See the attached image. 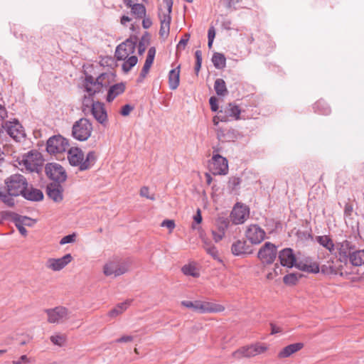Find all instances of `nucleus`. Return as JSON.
I'll return each mask as SVG.
<instances>
[{
	"label": "nucleus",
	"mask_w": 364,
	"mask_h": 364,
	"mask_svg": "<svg viewBox=\"0 0 364 364\" xmlns=\"http://www.w3.org/2000/svg\"><path fill=\"white\" fill-rule=\"evenodd\" d=\"M68 159L73 166H77L80 171L90 169L97 160L95 151H89L85 156L82 150L78 147H71L68 151Z\"/></svg>",
	"instance_id": "f257e3e1"
},
{
	"label": "nucleus",
	"mask_w": 364,
	"mask_h": 364,
	"mask_svg": "<svg viewBox=\"0 0 364 364\" xmlns=\"http://www.w3.org/2000/svg\"><path fill=\"white\" fill-rule=\"evenodd\" d=\"M135 50V43L129 40L119 44L115 51L117 60H123L122 68L124 73H128L138 62L136 56L133 55Z\"/></svg>",
	"instance_id": "f03ea898"
},
{
	"label": "nucleus",
	"mask_w": 364,
	"mask_h": 364,
	"mask_svg": "<svg viewBox=\"0 0 364 364\" xmlns=\"http://www.w3.org/2000/svg\"><path fill=\"white\" fill-rule=\"evenodd\" d=\"M269 350L267 343L256 342L250 345L240 347L231 354L232 358L240 360L242 358H251L266 353Z\"/></svg>",
	"instance_id": "7ed1b4c3"
},
{
	"label": "nucleus",
	"mask_w": 364,
	"mask_h": 364,
	"mask_svg": "<svg viewBox=\"0 0 364 364\" xmlns=\"http://www.w3.org/2000/svg\"><path fill=\"white\" fill-rule=\"evenodd\" d=\"M172 6V0H163L162 4L159 8L158 16L161 24L159 35L164 38L168 36L170 31Z\"/></svg>",
	"instance_id": "20e7f679"
},
{
	"label": "nucleus",
	"mask_w": 364,
	"mask_h": 364,
	"mask_svg": "<svg viewBox=\"0 0 364 364\" xmlns=\"http://www.w3.org/2000/svg\"><path fill=\"white\" fill-rule=\"evenodd\" d=\"M82 111L86 112L91 107V112L95 119L101 124L105 126L107 122V114L105 106L99 102H94L91 98L85 96L82 101Z\"/></svg>",
	"instance_id": "39448f33"
},
{
	"label": "nucleus",
	"mask_w": 364,
	"mask_h": 364,
	"mask_svg": "<svg viewBox=\"0 0 364 364\" xmlns=\"http://www.w3.org/2000/svg\"><path fill=\"white\" fill-rule=\"evenodd\" d=\"M93 130L92 123L85 118H81L73 126L72 134L73 137L81 141L87 140Z\"/></svg>",
	"instance_id": "423d86ee"
},
{
	"label": "nucleus",
	"mask_w": 364,
	"mask_h": 364,
	"mask_svg": "<svg viewBox=\"0 0 364 364\" xmlns=\"http://www.w3.org/2000/svg\"><path fill=\"white\" fill-rule=\"evenodd\" d=\"M245 237L253 245L262 243L267 237L266 232L257 224H250L245 228Z\"/></svg>",
	"instance_id": "0eeeda50"
},
{
	"label": "nucleus",
	"mask_w": 364,
	"mask_h": 364,
	"mask_svg": "<svg viewBox=\"0 0 364 364\" xmlns=\"http://www.w3.org/2000/svg\"><path fill=\"white\" fill-rule=\"evenodd\" d=\"M68 141L61 136L50 137L47 141V151L50 154L60 157L68 148Z\"/></svg>",
	"instance_id": "6e6552de"
},
{
	"label": "nucleus",
	"mask_w": 364,
	"mask_h": 364,
	"mask_svg": "<svg viewBox=\"0 0 364 364\" xmlns=\"http://www.w3.org/2000/svg\"><path fill=\"white\" fill-rule=\"evenodd\" d=\"M6 186L9 194L16 196L23 195V192H25L27 181L22 175L15 174L10 176L8 179Z\"/></svg>",
	"instance_id": "1a4fd4ad"
},
{
	"label": "nucleus",
	"mask_w": 364,
	"mask_h": 364,
	"mask_svg": "<svg viewBox=\"0 0 364 364\" xmlns=\"http://www.w3.org/2000/svg\"><path fill=\"white\" fill-rule=\"evenodd\" d=\"M208 169L213 175H227L228 173V161L221 155L212 156L208 161Z\"/></svg>",
	"instance_id": "9d476101"
},
{
	"label": "nucleus",
	"mask_w": 364,
	"mask_h": 364,
	"mask_svg": "<svg viewBox=\"0 0 364 364\" xmlns=\"http://www.w3.org/2000/svg\"><path fill=\"white\" fill-rule=\"evenodd\" d=\"M277 248L273 243L267 242L259 250L257 257L263 264H272L276 259Z\"/></svg>",
	"instance_id": "9b49d317"
},
{
	"label": "nucleus",
	"mask_w": 364,
	"mask_h": 364,
	"mask_svg": "<svg viewBox=\"0 0 364 364\" xmlns=\"http://www.w3.org/2000/svg\"><path fill=\"white\" fill-rule=\"evenodd\" d=\"M250 216V208L247 205L237 203L231 213H230V220L235 225H240L244 223Z\"/></svg>",
	"instance_id": "f8f14e48"
},
{
	"label": "nucleus",
	"mask_w": 364,
	"mask_h": 364,
	"mask_svg": "<svg viewBox=\"0 0 364 364\" xmlns=\"http://www.w3.org/2000/svg\"><path fill=\"white\" fill-rule=\"evenodd\" d=\"M334 250H336V254L338 257L336 262L343 263L344 265L347 266L350 255L354 250V246L352 245L350 242L344 240L336 243Z\"/></svg>",
	"instance_id": "ddd939ff"
},
{
	"label": "nucleus",
	"mask_w": 364,
	"mask_h": 364,
	"mask_svg": "<svg viewBox=\"0 0 364 364\" xmlns=\"http://www.w3.org/2000/svg\"><path fill=\"white\" fill-rule=\"evenodd\" d=\"M73 261V257L68 253L58 258L50 257L46 260V267L53 272H60Z\"/></svg>",
	"instance_id": "4468645a"
},
{
	"label": "nucleus",
	"mask_w": 364,
	"mask_h": 364,
	"mask_svg": "<svg viewBox=\"0 0 364 364\" xmlns=\"http://www.w3.org/2000/svg\"><path fill=\"white\" fill-rule=\"evenodd\" d=\"M45 171L47 176L55 181L63 182L66 179V173L63 167L58 164H48Z\"/></svg>",
	"instance_id": "2eb2a0df"
},
{
	"label": "nucleus",
	"mask_w": 364,
	"mask_h": 364,
	"mask_svg": "<svg viewBox=\"0 0 364 364\" xmlns=\"http://www.w3.org/2000/svg\"><path fill=\"white\" fill-rule=\"evenodd\" d=\"M48 321L50 323H58L68 318V310L63 306H57L46 311Z\"/></svg>",
	"instance_id": "dca6fc26"
},
{
	"label": "nucleus",
	"mask_w": 364,
	"mask_h": 364,
	"mask_svg": "<svg viewBox=\"0 0 364 364\" xmlns=\"http://www.w3.org/2000/svg\"><path fill=\"white\" fill-rule=\"evenodd\" d=\"M105 78V75L102 74L97 78L95 79L92 76H87L85 81V88L89 97H92L95 93L100 92L103 87V80ZM90 98V97H88Z\"/></svg>",
	"instance_id": "f3484780"
},
{
	"label": "nucleus",
	"mask_w": 364,
	"mask_h": 364,
	"mask_svg": "<svg viewBox=\"0 0 364 364\" xmlns=\"http://www.w3.org/2000/svg\"><path fill=\"white\" fill-rule=\"evenodd\" d=\"M128 270L129 267L127 263L117 262H109L103 267V272L106 276L118 277L126 273Z\"/></svg>",
	"instance_id": "a211bd4d"
},
{
	"label": "nucleus",
	"mask_w": 364,
	"mask_h": 364,
	"mask_svg": "<svg viewBox=\"0 0 364 364\" xmlns=\"http://www.w3.org/2000/svg\"><path fill=\"white\" fill-rule=\"evenodd\" d=\"M225 307L219 304L208 301L196 300V311L199 314H211L223 312Z\"/></svg>",
	"instance_id": "6ab92c4d"
},
{
	"label": "nucleus",
	"mask_w": 364,
	"mask_h": 364,
	"mask_svg": "<svg viewBox=\"0 0 364 364\" xmlns=\"http://www.w3.org/2000/svg\"><path fill=\"white\" fill-rule=\"evenodd\" d=\"M240 113L241 109L237 105L229 103L220 111V121L228 122L230 119L238 120L240 119Z\"/></svg>",
	"instance_id": "aec40b11"
},
{
	"label": "nucleus",
	"mask_w": 364,
	"mask_h": 364,
	"mask_svg": "<svg viewBox=\"0 0 364 364\" xmlns=\"http://www.w3.org/2000/svg\"><path fill=\"white\" fill-rule=\"evenodd\" d=\"M215 225L216 230H212V235L213 240L218 242L224 237L225 231L230 225V221L227 218L218 217L215 220Z\"/></svg>",
	"instance_id": "412c9836"
},
{
	"label": "nucleus",
	"mask_w": 364,
	"mask_h": 364,
	"mask_svg": "<svg viewBox=\"0 0 364 364\" xmlns=\"http://www.w3.org/2000/svg\"><path fill=\"white\" fill-rule=\"evenodd\" d=\"M3 128L11 137L16 141H20L25 136L24 130L18 122H6Z\"/></svg>",
	"instance_id": "4be33fe9"
},
{
	"label": "nucleus",
	"mask_w": 364,
	"mask_h": 364,
	"mask_svg": "<svg viewBox=\"0 0 364 364\" xmlns=\"http://www.w3.org/2000/svg\"><path fill=\"white\" fill-rule=\"evenodd\" d=\"M279 259L281 265L288 268H291L296 264L295 255L290 248H286L280 251L279 253Z\"/></svg>",
	"instance_id": "5701e85b"
},
{
	"label": "nucleus",
	"mask_w": 364,
	"mask_h": 364,
	"mask_svg": "<svg viewBox=\"0 0 364 364\" xmlns=\"http://www.w3.org/2000/svg\"><path fill=\"white\" fill-rule=\"evenodd\" d=\"M156 55V49L154 47H151L149 49L147 56L144 63V65L141 71L140 75L138 78V82H141L146 77L149 72V70L154 63V57Z\"/></svg>",
	"instance_id": "b1692460"
},
{
	"label": "nucleus",
	"mask_w": 364,
	"mask_h": 364,
	"mask_svg": "<svg viewBox=\"0 0 364 364\" xmlns=\"http://www.w3.org/2000/svg\"><path fill=\"white\" fill-rule=\"evenodd\" d=\"M303 343H294L289 344L282 348L277 354L279 359H284L289 358L292 355L296 353L304 348Z\"/></svg>",
	"instance_id": "393cba45"
},
{
	"label": "nucleus",
	"mask_w": 364,
	"mask_h": 364,
	"mask_svg": "<svg viewBox=\"0 0 364 364\" xmlns=\"http://www.w3.org/2000/svg\"><path fill=\"white\" fill-rule=\"evenodd\" d=\"M23 161L27 168L30 169L31 171H33L37 168V166L41 165V155L38 151H31L26 156Z\"/></svg>",
	"instance_id": "a878e982"
},
{
	"label": "nucleus",
	"mask_w": 364,
	"mask_h": 364,
	"mask_svg": "<svg viewBox=\"0 0 364 364\" xmlns=\"http://www.w3.org/2000/svg\"><path fill=\"white\" fill-rule=\"evenodd\" d=\"M295 267L301 271L312 274L318 273L320 269L317 262L309 259L296 262Z\"/></svg>",
	"instance_id": "bb28decb"
},
{
	"label": "nucleus",
	"mask_w": 364,
	"mask_h": 364,
	"mask_svg": "<svg viewBox=\"0 0 364 364\" xmlns=\"http://www.w3.org/2000/svg\"><path fill=\"white\" fill-rule=\"evenodd\" d=\"M47 195L54 202H60L63 200V188L59 184L50 183L47 186Z\"/></svg>",
	"instance_id": "cd10ccee"
},
{
	"label": "nucleus",
	"mask_w": 364,
	"mask_h": 364,
	"mask_svg": "<svg viewBox=\"0 0 364 364\" xmlns=\"http://www.w3.org/2000/svg\"><path fill=\"white\" fill-rule=\"evenodd\" d=\"M344 264L341 263L339 265H336L333 261H328L326 264L322 265L321 270L326 274H333L343 275Z\"/></svg>",
	"instance_id": "c85d7f7f"
},
{
	"label": "nucleus",
	"mask_w": 364,
	"mask_h": 364,
	"mask_svg": "<svg viewBox=\"0 0 364 364\" xmlns=\"http://www.w3.org/2000/svg\"><path fill=\"white\" fill-rule=\"evenodd\" d=\"M180 65L172 69L168 74V85L172 90H176L180 83Z\"/></svg>",
	"instance_id": "c756f323"
},
{
	"label": "nucleus",
	"mask_w": 364,
	"mask_h": 364,
	"mask_svg": "<svg viewBox=\"0 0 364 364\" xmlns=\"http://www.w3.org/2000/svg\"><path fill=\"white\" fill-rule=\"evenodd\" d=\"M22 196L27 200L35 201H39L43 198V194L40 190L33 188L31 186L28 187V185Z\"/></svg>",
	"instance_id": "7c9ffc66"
},
{
	"label": "nucleus",
	"mask_w": 364,
	"mask_h": 364,
	"mask_svg": "<svg viewBox=\"0 0 364 364\" xmlns=\"http://www.w3.org/2000/svg\"><path fill=\"white\" fill-rule=\"evenodd\" d=\"M125 90V85L123 83H118L112 86L107 94V100L113 101L118 95L122 94Z\"/></svg>",
	"instance_id": "2f4dec72"
},
{
	"label": "nucleus",
	"mask_w": 364,
	"mask_h": 364,
	"mask_svg": "<svg viewBox=\"0 0 364 364\" xmlns=\"http://www.w3.org/2000/svg\"><path fill=\"white\" fill-rule=\"evenodd\" d=\"M349 260L353 266L358 267L364 264V250H353Z\"/></svg>",
	"instance_id": "473e14b6"
},
{
	"label": "nucleus",
	"mask_w": 364,
	"mask_h": 364,
	"mask_svg": "<svg viewBox=\"0 0 364 364\" xmlns=\"http://www.w3.org/2000/svg\"><path fill=\"white\" fill-rule=\"evenodd\" d=\"M129 306V301L120 303V304H117L116 306H114L112 309H111L107 313V316L110 318H116L117 316L123 314L127 310V309L128 308Z\"/></svg>",
	"instance_id": "72a5a7b5"
},
{
	"label": "nucleus",
	"mask_w": 364,
	"mask_h": 364,
	"mask_svg": "<svg viewBox=\"0 0 364 364\" xmlns=\"http://www.w3.org/2000/svg\"><path fill=\"white\" fill-rule=\"evenodd\" d=\"M316 241L323 247L326 248L330 252H333L336 245L333 244L332 240L327 235L318 236Z\"/></svg>",
	"instance_id": "f704fd0d"
},
{
	"label": "nucleus",
	"mask_w": 364,
	"mask_h": 364,
	"mask_svg": "<svg viewBox=\"0 0 364 364\" xmlns=\"http://www.w3.org/2000/svg\"><path fill=\"white\" fill-rule=\"evenodd\" d=\"M231 250L233 255H240L247 252L245 242L237 240L232 245Z\"/></svg>",
	"instance_id": "c9c22d12"
},
{
	"label": "nucleus",
	"mask_w": 364,
	"mask_h": 364,
	"mask_svg": "<svg viewBox=\"0 0 364 364\" xmlns=\"http://www.w3.org/2000/svg\"><path fill=\"white\" fill-rule=\"evenodd\" d=\"M131 9V13L136 18H142L146 16V8L141 4H133L129 7Z\"/></svg>",
	"instance_id": "e433bc0d"
},
{
	"label": "nucleus",
	"mask_w": 364,
	"mask_h": 364,
	"mask_svg": "<svg viewBox=\"0 0 364 364\" xmlns=\"http://www.w3.org/2000/svg\"><path fill=\"white\" fill-rule=\"evenodd\" d=\"M182 272L187 276H191L197 278L200 276L199 271L194 264H188L184 265L182 269Z\"/></svg>",
	"instance_id": "4c0bfd02"
},
{
	"label": "nucleus",
	"mask_w": 364,
	"mask_h": 364,
	"mask_svg": "<svg viewBox=\"0 0 364 364\" xmlns=\"http://www.w3.org/2000/svg\"><path fill=\"white\" fill-rule=\"evenodd\" d=\"M214 66L218 69H222L225 67L226 59L224 55L216 53L213 55L212 58Z\"/></svg>",
	"instance_id": "58836bf2"
},
{
	"label": "nucleus",
	"mask_w": 364,
	"mask_h": 364,
	"mask_svg": "<svg viewBox=\"0 0 364 364\" xmlns=\"http://www.w3.org/2000/svg\"><path fill=\"white\" fill-rule=\"evenodd\" d=\"M214 89L218 95L225 96L228 93L225 82L220 78L215 81Z\"/></svg>",
	"instance_id": "ea45409f"
},
{
	"label": "nucleus",
	"mask_w": 364,
	"mask_h": 364,
	"mask_svg": "<svg viewBox=\"0 0 364 364\" xmlns=\"http://www.w3.org/2000/svg\"><path fill=\"white\" fill-rule=\"evenodd\" d=\"M50 340L54 345L63 346L66 342V336L63 334L58 333L51 336Z\"/></svg>",
	"instance_id": "a19ab883"
},
{
	"label": "nucleus",
	"mask_w": 364,
	"mask_h": 364,
	"mask_svg": "<svg viewBox=\"0 0 364 364\" xmlns=\"http://www.w3.org/2000/svg\"><path fill=\"white\" fill-rule=\"evenodd\" d=\"M301 277V274L294 273L289 274L284 277L283 281L286 284L294 285L298 282L299 278Z\"/></svg>",
	"instance_id": "79ce46f5"
},
{
	"label": "nucleus",
	"mask_w": 364,
	"mask_h": 364,
	"mask_svg": "<svg viewBox=\"0 0 364 364\" xmlns=\"http://www.w3.org/2000/svg\"><path fill=\"white\" fill-rule=\"evenodd\" d=\"M12 196H14L10 195L9 192L8 194L0 193L1 200L9 206H13L14 205V200Z\"/></svg>",
	"instance_id": "37998d69"
},
{
	"label": "nucleus",
	"mask_w": 364,
	"mask_h": 364,
	"mask_svg": "<svg viewBox=\"0 0 364 364\" xmlns=\"http://www.w3.org/2000/svg\"><path fill=\"white\" fill-rule=\"evenodd\" d=\"M76 237V233H73L71 235H66L60 240V245H64L68 243H73L75 242Z\"/></svg>",
	"instance_id": "c03bdc74"
},
{
	"label": "nucleus",
	"mask_w": 364,
	"mask_h": 364,
	"mask_svg": "<svg viewBox=\"0 0 364 364\" xmlns=\"http://www.w3.org/2000/svg\"><path fill=\"white\" fill-rule=\"evenodd\" d=\"M205 251L210 255L213 258L218 257V252L216 247L210 244H207L205 246Z\"/></svg>",
	"instance_id": "a18cd8bd"
},
{
	"label": "nucleus",
	"mask_w": 364,
	"mask_h": 364,
	"mask_svg": "<svg viewBox=\"0 0 364 364\" xmlns=\"http://www.w3.org/2000/svg\"><path fill=\"white\" fill-rule=\"evenodd\" d=\"M140 196L141 197L146 198H148L149 200H155L154 196L153 194L152 195L149 194V188L147 186H143V187L141 188V189H140Z\"/></svg>",
	"instance_id": "49530a36"
},
{
	"label": "nucleus",
	"mask_w": 364,
	"mask_h": 364,
	"mask_svg": "<svg viewBox=\"0 0 364 364\" xmlns=\"http://www.w3.org/2000/svg\"><path fill=\"white\" fill-rule=\"evenodd\" d=\"M181 305L186 309H192L194 311H196V300L195 301H182L181 302Z\"/></svg>",
	"instance_id": "de8ad7c7"
},
{
	"label": "nucleus",
	"mask_w": 364,
	"mask_h": 364,
	"mask_svg": "<svg viewBox=\"0 0 364 364\" xmlns=\"http://www.w3.org/2000/svg\"><path fill=\"white\" fill-rule=\"evenodd\" d=\"M190 35L188 33H186L184 38H182L177 45V50H181L185 49L188 41H189Z\"/></svg>",
	"instance_id": "09e8293b"
},
{
	"label": "nucleus",
	"mask_w": 364,
	"mask_h": 364,
	"mask_svg": "<svg viewBox=\"0 0 364 364\" xmlns=\"http://www.w3.org/2000/svg\"><path fill=\"white\" fill-rule=\"evenodd\" d=\"M215 36V28L213 27H210L208 30V46L209 48H211V47H212Z\"/></svg>",
	"instance_id": "8fccbe9b"
},
{
	"label": "nucleus",
	"mask_w": 364,
	"mask_h": 364,
	"mask_svg": "<svg viewBox=\"0 0 364 364\" xmlns=\"http://www.w3.org/2000/svg\"><path fill=\"white\" fill-rule=\"evenodd\" d=\"M161 226L167 228L169 229L170 232H171L175 228L176 225L173 220H165L161 223Z\"/></svg>",
	"instance_id": "3c124183"
},
{
	"label": "nucleus",
	"mask_w": 364,
	"mask_h": 364,
	"mask_svg": "<svg viewBox=\"0 0 364 364\" xmlns=\"http://www.w3.org/2000/svg\"><path fill=\"white\" fill-rule=\"evenodd\" d=\"M134 109V107L129 105H125L122 107V109L120 111V114L124 116H128L130 112Z\"/></svg>",
	"instance_id": "603ef678"
},
{
	"label": "nucleus",
	"mask_w": 364,
	"mask_h": 364,
	"mask_svg": "<svg viewBox=\"0 0 364 364\" xmlns=\"http://www.w3.org/2000/svg\"><path fill=\"white\" fill-rule=\"evenodd\" d=\"M209 102L212 111L216 112L218 109V99L215 97H211Z\"/></svg>",
	"instance_id": "864d4df0"
},
{
	"label": "nucleus",
	"mask_w": 364,
	"mask_h": 364,
	"mask_svg": "<svg viewBox=\"0 0 364 364\" xmlns=\"http://www.w3.org/2000/svg\"><path fill=\"white\" fill-rule=\"evenodd\" d=\"M240 183V179L238 177H231L229 180V186L232 188H235Z\"/></svg>",
	"instance_id": "5fc2aeb1"
},
{
	"label": "nucleus",
	"mask_w": 364,
	"mask_h": 364,
	"mask_svg": "<svg viewBox=\"0 0 364 364\" xmlns=\"http://www.w3.org/2000/svg\"><path fill=\"white\" fill-rule=\"evenodd\" d=\"M134 340V337L132 336H123L121 338L116 340L117 343H129L132 342Z\"/></svg>",
	"instance_id": "6e6d98bb"
},
{
	"label": "nucleus",
	"mask_w": 364,
	"mask_h": 364,
	"mask_svg": "<svg viewBox=\"0 0 364 364\" xmlns=\"http://www.w3.org/2000/svg\"><path fill=\"white\" fill-rule=\"evenodd\" d=\"M30 359L26 355H21L18 360H13L12 364H21L22 363H29Z\"/></svg>",
	"instance_id": "4d7b16f0"
},
{
	"label": "nucleus",
	"mask_w": 364,
	"mask_h": 364,
	"mask_svg": "<svg viewBox=\"0 0 364 364\" xmlns=\"http://www.w3.org/2000/svg\"><path fill=\"white\" fill-rule=\"evenodd\" d=\"M7 117V112L6 108L0 105V124H2L4 119Z\"/></svg>",
	"instance_id": "13d9d810"
},
{
	"label": "nucleus",
	"mask_w": 364,
	"mask_h": 364,
	"mask_svg": "<svg viewBox=\"0 0 364 364\" xmlns=\"http://www.w3.org/2000/svg\"><path fill=\"white\" fill-rule=\"evenodd\" d=\"M152 21L150 18L143 17L142 26L144 28H149L151 26Z\"/></svg>",
	"instance_id": "bf43d9fd"
},
{
	"label": "nucleus",
	"mask_w": 364,
	"mask_h": 364,
	"mask_svg": "<svg viewBox=\"0 0 364 364\" xmlns=\"http://www.w3.org/2000/svg\"><path fill=\"white\" fill-rule=\"evenodd\" d=\"M193 220L198 224H200L202 222V215L200 209L197 210L196 214L193 217Z\"/></svg>",
	"instance_id": "052dcab7"
},
{
	"label": "nucleus",
	"mask_w": 364,
	"mask_h": 364,
	"mask_svg": "<svg viewBox=\"0 0 364 364\" xmlns=\"http://www.w3.org/2000/svg\"><path fill=\"white\" fill-rule=\"evenodd\" d=\"M279 268L278 264H275V269H274V272H270L267 274V277L269 279H273L275 276L279 275L280 273L277 272V269Z\"/></svg>",
	"instance_id": "680f3d73"
},
{
	"label": "nucleus",
	"mask_w": 364,
	"mask_h": 364,
	"mask_svg": "<svg viewBox=\"0 0 364 364\" xmlns=\"http://www.w3.org/2000/svg\"><path fill=\"white\" fill-rule=\"evenodd\" d=\"M131 18H129L128 16H123L121 18L120 23L123 26H126L127 23L131 21Z\"/></svg>",
	"instance_id": "e2e57ef3"
},
{
	"label": "nucleus",
	"mask_w": 364,
	"mask_h": 364,
	"mask_svg": "<svg viewBox=\"0 0 364 364\" xmlns=\"http://www.w3.org/2000/svg\"><path fill=\"white\" fill-rule=\"evenodd\" d=\"M195 57L196 59V63H202V52L200 50H198L196 51Z\"/></svg>",
	"instance_id": "0e129e2a"
},
{
	"label": "nucleus",
	"mask_w": 364,
	"mask_h": 364,
	"mask_svg": "<svg viewBox=\"0 0 364 364\" xmlns=\"http://www.w3.org/2000/svg\"><path fill=\"white\" fill-rule=\"evenodd\" d=\"M222 151V147L219 145L215 146L213 147V156H215V154L220 155V152Z\"/></svg>",
	"instance_id": "69168bd1"
},
{
	"label": "nucleus",
	"mask_w": 364,
	"mask_h": 364,
	"mask_svg": "<svg viewBox=\"0 0 364 364\" xmlns=\"http://www.w3.org/2000/svg\"><path fill=\"white\" fill-rule=\"evenodd\" d=\"M124 1V3L125 4V5L129 8L130 6H132L133 4H138V1L139 0H123Z\"/></svg>",
	"instance_id": "338daca9"
},
{
	"label": "nucleus",
	"mask_w": 364,
	"mask_h": 364,
	"mask_svg": "<svg viewBox=\"0 0 364 364\" xmlns=\"http://www.w3.org/2000/svg\"><path fill=\"white\" fill-rule=\"evenodd\" d=\"M17 228H18L19 232L22 235L26 236L27 235V230L25 227H23V225H17Z\"/></svg>",
	"instance_id": "774afa93"
}]
</instances>
